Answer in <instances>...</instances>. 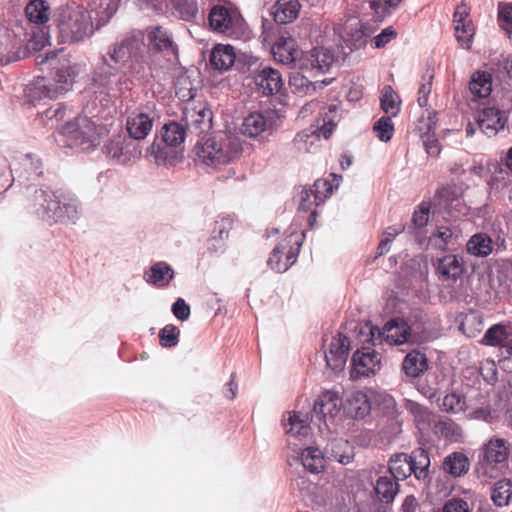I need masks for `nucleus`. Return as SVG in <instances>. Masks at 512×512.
<instances>
[{
  "mask_svg": "<svg viewBox=\"0 0 512 512\" xmlns=\"http://www.w3.org/2000/svg\"><path fill=\"white\" fill-rule=\"evenodd\" d=\"M326 455L317 447H307L301 453L303 467L311 473H320L325 468Z\"/></svg>",
  "mask_w": 512,
  "mask_h": 512,
  "instance_id": "37",
  "label": "nucleus"
},
{
  "mask_svg": "<svg viewBox=\"0 0 512 512\" xmlns=\"http://www.w3.org/2000/svg\"><path fill=\"white\" fill-rule=\"evenodd\" d=\"M429 220V208L421 205L413 214L412 221L418 228L424 227Z\"/></svg>",
  "mask_w": 512,
  "mask_h": 512,
  "instance_id": "63",
  "label": "nucleus"
},
{
  "mask_svg": "<svg viewBox=\"0 0 512 512\" xmlns=\"http://www.w3.org/2000/svg\"><path fill=\"white\" fill-rule=\"evenodd\" d=\"M241 140L232 134H222L207 139L197 155L207 166L226 165L236 159L242 152Z\"/></svg>",
  "mask_w": 512,
  "mask_h": 512,
  "instance_id": "6",
  "label": "nucleus"
},
{
  "mask_svg": "<svg viewBox=\"0 0 512 512\" xmlns=\"http://www.w3.org/2000/svg\"><path fill=\"white\" fill-rule=\"evenodd\" d=\"M480 373L489 384H493L497 381V370L494 362L487 361L483 364L480 368Z\"/></svg>",
  "mask_w": 512,
  "mask_h": 512,
  "instance_id": "64",
  "label": "nucleus"
},
{
  "mask_svg": "<svg viewBox=\"0 0 512 512\" xmlns=\"http://www.w3.org/2000/svg\"><path fill=\"white\" fill-rule=\"evenodd\" d=\"M469 254L477 257H486L492 252V240L483 233L473 235L466 244Z\"/></svg>",
  "mask_w": 512,
  "mask_h": 512,
  "instance_id": "43",
  "label": "nucleus"
},
{
  "mask_svg": "<svg viewBox=\"0 0 512 512\" xmlns=\"http://www.w3.org/2000/svg\"><path fill=\"white\" fill-rule=\"evenodd\" d=\"M144 37L141 32L128 34L109 46L106 54L101 55L93 74L91 90L103 98L118 97L127 83L126 76L117 66L135 58L145 51Z\"/></svg>",
  "mask_w": 512,
  "mask_h": 512,
  "instance_id": "1",
  "label": "nucleus"
},
{
  "mask_svg": "<svg viewBox=\"0 0 512 512\" xmlns=\"http://www.w3.org/2000/svg\"><path fill=\"white\" fill-rule=\"evenodd\" d=\"M102 151L106 157L121 165L135 162L142 153L135 141L123 135H117L106 141Z\"/></svg>",
  "mask_w": 512,
  "mask_h": 512,
  "instance_id": "11",
  "label": "nucleus"
},
{
  "mask_svg": "<svg viewBox=\"0 0 512 512\" xmlns=\"http://www.w3.org/2000/svg\"><path fill=\"white\" fill-rule=\"evenodd\" d=\"M58 55L61 57L53 78L37 77L27 85L25 91L31 102L64 95L72 89L76 77L82 72L83 66L62 55V50L46 53V60L53 61Z\"/></svg>",
  "mask_w": 512,
  "mask_h": 512,
  "instance_id": "3",
  "label": "nucleus"
},
{
  "mask_svg": "<svg viewBox=\"0 0 512 512\" xmlns=\"http://www.w3.org/2000/svg\"><path fill=\"white\" fill-rule=\"evenodd\" d=\"M428 369V359L425 353L419 350H412L404 357L402 370L410 378H417Z\"/></svg>",
  "mask_w": 512,
  "mask_h": 512,
  "instance_id": "32",
  "label": "nucleus"
},
{
  "mask_svg": "<svg viewBox=\"0 0 512 512\" xmlns=\"http://www.w3.org/2000/svg\"><path fill=\"white\" fill-rule=\"evenodd\" d=\"M438 273L443 281H455L463 273V265L456 255H446L438 260Z\"/></svg>",
  "mask_w": 512,
  "mask_h": 512,
  "instance_id": "36",
  "label": "nucleus"
},
{
  "mask_svg": "<svg viewBox=\"0 0 512 512\" xmlns=\"http://www.w3.org/2000/svg\"><path fill=\"white\" fill-rule=\"evenodd\" d=\"M272 117L263 112H251L242 123L241 132L250 138L262 137L265 133L272 130Z\"/></svg>",
  "mask_w": 512,
  "mask_h": 512,
  "instance_id": "22",
  "label": "nucleus"
},
{
  "mask_svg": "<svg viewBox=\"0 0 512 512\" xmlns=\"http://www.w3.org/2000/svg\"><path fill=\"white\" fill-rule=\"evenodd\" d=\"M417 318V315L414 316ZM408 321L395 318L388 321L382 330L378 327L365 325L361 327L360 334L367 336L366 342L373 345L381 343L384 339L390 345L420 344L428 340L425 323L417 319Z\"/></svg>",
  "mask_w": 512,
  "mask_h": 512,
  "instance_id": "5",
  "label": "nucleus"
},
{
  "mask_svg": "<svg viewBox=\"0 0 512 512\" xmlns=\"http://www.w3.org/2000/svg\"><path fill=\"white\" fill-rule=\"evenodd\" d=\"M404 230V226L398 225V226H390L388 227L384 233L383 238L381 239L378 247H377V254L378 256H382L386 254L390 250V244L395 239V237L402 233Z\"/></svg>",
  "mask_w": 512,
  "mask_h": 512,
  "instance_id": "53",
  "label": "nucleus"
},
{
  "mask_svg": "<svg viewBox=\"0 0 512 512\" xmlns=\"http://www.w3.org/2000/svg\"><path fill=\"white\" fill-rule=\"evenodd\" d=\"M25 13L30 23L45 25L50 17V6L44 0H32L27 4Z\"/></svg>",
  "mask_w": 512,
  "mask_h": 512,
  "instance_id": "38",
  "label": "nucleus"
},
{
  "mask_svg": "<svg viewBox=\"0 0 512 512\" xmlns=\"http://www.w3.org/2000/svg\"><path fill=\"white\" fill-rule=\"evenodd\" d=\"M396 30L392 26L384 28L377 36L374 37V47L380 49L386 46L396 37Z\"/></svg>",
  "mask_w": 512,
  "mask_h": 512,
  "instance_id": "60",
  "label": "nucleus"
},
{
  "mask_svg": "<svg viewBox=\"0 0 512 512\" xmlns=\"http://www.w3.org/2000/svg\"><path fill=\"white\" fill-rule=\"evenodd\" d=\"M374 132L379 140L383 142H388L394 132V125L390 116H382L375 124H374Z\"/></svg>",
  "mask_w": 512,
  "mask_h": 512,
  "instance_id": "52",
  "label": "nucleus"
},
{
  "mask_svg": "<svg viewBox=\"0 0 512 512\" xmlns=\"http://www.w3.org/2000/svg\"><path fill=\"white\" fill-rule=\"evenodd\" d=\"M147 39L149 45L154 50L153 53L162 52L169 62H177L178 46L173 41L172 35L167 29L161 26L150 27L147 30Z\"/></svg>",
  "mask_w": 512,
  "mask_h": 512,
  "instance_id": "14",
  "label": "nucleus"
},
{
  "mask_svg": "<svg viewBox=\"0 0 512 512\" xmlns=\"http://www.w3.org/2000/svg\"><path fill=\"white\" fill-rule=\"evenodd\" d=\"M370 410V401L362 391L352 392L345 401L344 411L351 418L362 419L369 414Z\"/></svg>",
  "mask_w": 512,
  "mask_h": 512,
  "instance_id": "28",
  "label": "nucleus"
},
{
  "mask_svg": "<svg viewBox=\"0 0 512 512\" xmlns=\"http://www.w3.org/2000/svg\"><path fill=\"white\" fill-rule=\"evenodd\" d=\"M469 459L460 452H454L448 455L443 462L444 470L453 477H460L469 470Z\"/></svg>",
  "mask_w": 512,
  "mask_h": 512,
  "instance_id": "41",
  "label": "nucleus"
},
{
  "mask_svg": "<svg viewBox=\"0 0 512 512\" xmlns=\"http://www.w3.org/2000/svg\"><path fill=\"white\" fill-rule=\"evenodd\" d=\"M187 129L184 124L177 122L166 123L161 131L162 140L171 147H176L184 142Z\"/></svg>",
  "mask_w": 512,
  "mask_h": 512,
  "instance_id": "42",
  "label": "nucleus"
},
{
  "mask_svg": "<svg viewBox=\"0 0 512 512\" xmlns=\"http://www.w3.org/2000/svg\"><path fill=\"white\" fill-rule=\"evenodd\" d=\"M208 23L212 31L238 39L245 33V21L240 12L229 5L217 4L211 7Z\"/></svg>",
  "mask_w": 512,
  "mask_h": 512,
  "instance_id": "7",
  "label": "nucleus"
},
{
  "mask_svg": "<svg viewBox=\"0 0 512 512\" xmlns=\"http://www.w3.org/2000/svg\"><path fill=\"white\" fill-rule=\"evenodd\" d=\"M156 57L153 51L145 47V51H141L130 61V74L141 82H148L157 71Z\"/></svg>",
  "mask_w": 512,
  "mask_h": 512,
  "instance_id": "19",
  "label": "nucleus"
},
{
  "mask_svg": "<svg viewBox=\"0 0 512 512\" xmlns=\"http://www.w3.org/2000/svg\"><path fill=\"white\" fill-rule=\"evenodd\" d=\"M298 198H299V205H298L299 211H304V212L310 211L309 222H310V224H312V221H315L316 215H317V211L312 208H313V206H318L319 204H321V202L313 201L314 194H313V192H311V190L309 188H306V187L301 189V191L298 194Z\"/></svg>",
  "mask_w": 512,
  "mask_h": 512,
  "instance_id": "49",
  "label": "nucleus"
},
{
  "mask_svg": "<svg viewBox=\"0 0 512 512\" xmlns=\"http://www.w3.org/2000/svg\"><path fill=\"white\" fill-rule=\"evenodd\" d=\"M413 468L409 460V455L405 453L395 454L391 457L387 473L397 481L404 480L412 474Z\"/></svg>",
  "mask_w": 512,
  "mask_h": 512,
  "instance_id": "39",
  "label": "nucleus"
},
{
  "mask_svg": "<svg viewBox=\"0 0 512 512\" xmlns=\"http://www.w3.org/2000/svg\"><path fill=\"white\" fill-rule=\"evenodd\" d=\"M290 85L297 91L309 94L316 90L317 83L311 82L308 78L302 75H294L290 79Z\"/></svg>",
  "mask_w": 512,
  "mask_h": 512,
  "instance_id": "56",
  "label": "nucleus"
},
{
  "mask_svg": "<svg viewBox=\"0 0 512 512\" xmlns=\"http://www.w3.org/2000/svg\"><path fill=\"white\" fill-rule=\"evenodd\" d=\"M492 76L485 71H476L472 74L469 82V91L476 98H487L492 92Z\"/></svg>",
  "mask_w": 512,
  "mask_h": 512,
  "instance_id": "35",
  "label": "nucleus"
},
{
  "mask_svg": "<svg viewBox=\"0 0 512 512\" xmlns=\"http://www.w3.org/2000/svg\"><path fill=\"white\" fill-rule=\"evenodd\" d=\"M26 208L38 218L53 223H76L81 216V203L71 192L49 187H29Z\"/></svg>",
  "mask_w": 512,
  "mask_h": 512,
  "instance_id": "2",
  "label": "nucleus"
},
{
  "mask_svg": "<svg viewBox=\"0 0 512 512\" xmlns=\"http://www.w3.org/2000/svg\"><path fill=\"white\" fill-rule=\"evenodd\" d=\"M300 9L298 0H277L272 7V15L275 22L288 24L298 17Z\"/></svg>",
  "mask_w": 512,
  "mask_h": 512,
  "instance_id": "29",
  "label": "nucleus"
},
{
  "mask_svg": "<svg viewBox=\"0 0 512 512\" xmlns=\"http://www.w3.org/2000/svg\"><path fill=\"white\" fill-rule=\"evenodd\" d=\"M52 21L62 43H78L94 33L90 12L76 2L58 6L53 12Z\"/></svg>",
  "mask_w": 512,
  "mask_h": 512,
  "instance_id": "4",
  "label": "nucleus"
},
{
  "mask_svg": "<svg viewBox=\"0 0 512 512\" xmlns=\"http://www.w3.org/2000/svg\"><path fill=\"white\" fill-rule=\"evenodd\" d=\"M154 124V116L151 113L135 112L130 114L126 120V129L130 139L140 141L145 139L151 132Z\"/></svg>",
  "mask_w": 512,
  "mask_h": 512,
  "instance_id": "23",
  "label": "nucleus"
},
{
  "mask_svg": "<svg viewBox=\"0 0 512 512\" xmlns=\"http://www.w3.org/2000/svg\"><path fill=\"white\" fill-rule=\"evenodd\" d=\"M172 312L178 320L185 321L190 316V307L183 298H178L172 305Z\"/></svg>",
  "mask_w": 512,
  "mask_h": 512,
  "instance_id": "62",
  "label": "nucleus"
},
{
  "mask_svg": "<svg viewBox=\"0 0 512 512\" xmlns=\"http://www.w3.org/2000/svg\"><path fill=\"white\" fill-rule=\"evenodd\" d=\"M331 177H333V181L335 184H332L329 182V180L326 179H318L314 182L312 187H309L311 192L314 194V200L323 203L327 197H329L333 189L338 188L341 176H338L334 173L330 174Z\"/></svg>",
  "mask_w": 512,
  "mask_h": 512,
  "instance_id": "44",
  "label": "nucleus"
},
{
  "mask_svg": "<svg viewBox=\"0 0 512 512\" xmlns=\"http://www.w3.org/2000/svg\"><path fill=\"white\" fill-rule=\"evenodd\" d=\"M172 5L182 20L192 22L196 19L198 14L197 0H172Z\"/></svg>",
  "mask_w": 512,
  "mask_h": 512,
  "instance_id": "46",
  "label": "nucleus"
},
{
  "mask_svg": "<svg viewBox=\"0 0 512 512\" xmlns=\"http://www.w3.org/2000/svg\"><path fill=\"white\" fill-rule=\"evenodd\" d=\"M380 367V358L369 347L358 349L352 358L353 378L366 377L374 374Z\"/></svg>",
  "mask_w": 512,
  "mask_h": 512,
  "instance_id": "18",
  "label": "nucleus"
},
{
  "mask_svg": "<svg viewBox=\"0 0 512 512\" xmlns=\"http://www.w3.org/2000/svg\"><path fill=\"white\" fill-rule=\"evenodd\" d=\"M182 122L188 132L200 135L212 126V112L203 103H187L183 109Z\"/></svg>",
  "mask_w": 512,
  "mask_h": 512,
  "instance_id": "12",
  "label": "nucleus"
},
{
  "mask_svg": "<svg viewBox=\"0 0 512 512\" xmlns=\"http://www.w3.org/2000/svg\"><path fill=\"white\" fill-rule=\"evenodd\" d=\"M338 34L342 42L341 48H347L350 52L364 47L369 37L365 25L357 19L347 21Z\"/></svg>",
  "mask_w": 512,
  "mask_h": 512,
  "instance_id": "15",
  "label": "nucleus"
},
{
  "mask_svg": "<svg viewBox=\"0 0 512 512\" xmlns=\"http://www.w3.org/2000/svg\"><path fill=\"white\" fill-rule=\"evenodd\" d=\"M442 512H470L467 501L461 498H451L443 506Z\"/></svg>",
  "mask_w": 512,
  "mask_h": 512,
  "instance_id": "61",
  "label": "nucleus"
},
{
  "mask_svg": "<svg viewBox=\"0 0 512 512\" xmlns=\"http://www.w3.org/2000/svg\"><path fill=\"white\" fill-rule=\"evenodd\" d=\"M179 334V329L176 326L172 324L164 326L159 331V339L161 346L167 348L176 346L179 342Z\"/></svg>",
  "mask_w": 512,
  "mask_h": 512,
  "instance_id": "55",
  "label": "nucleus"
},
{
  "mask_svg": "<svg viewBox=\"0 0 512 512\" xmlns=\"http://www.w3.org/2000/svg\"><path fill=\"white\" fill-rule=\"evenodd\" d=\"M349 341L348 338L338 333L333 337L328 350L325 352L327 366L334 372L341 371L348 358Z\"/></svg>",
  "mask_w": 512,
  "mask_h": 512,
  "instance_id": "20",
  "label": "nucleus"
},
{
  "mask_svg": "<svg viewBox=\"0 0 512 512\" xmlns=\"http://www.w3.org/2000/svg\"><path fill=\"white\" fill-rule=\"evenodd\" d=\"M482 453L489 461L504 463L509 457L510 445L505 439L494 437L483 445Z\"/></svg>",
  "mask_w": 512,
  "mask_h": 512,
  "instance_id": "33",
  "label": "nucleus"
},
{
  "mask_svg": "<svg viewBox=\"0 0 512 512\" xmlns=\"http://www.w3.org/2000/svg\"><path fill=\"white\" fill-rule=\"evenodd\" d=\"M62 133L68 138L71 146L90 150L99 143V131L96 123L87 116H78L74 122H67Z\"/></svg>",
  "mask_w": 512,
  "mask_h": 512,
  "instance_id": "8",
  "label": "nucleus"
},
{
  "mask_svg": "<svg viewBox=\"0 0 512 512\" xmlns=\"http://www.w3.org/2000/svg\"><path fill=\"white\" fill-rule=\"evenodd\" d=\"M406 408L414 416V420L419 429H425L430 425L433 415L427 407L417 402L409 401Z\"/></svg>",
  "mask_w": 512,
  "mask_h": 512,
  "instance_id": "47",
  "label": "nucleus"
},
{
  "mask_svg": "<svg viewBox=\"0 0 512 512\" xmlns=\"http://www.w3.org/2000/svg\"><path fill=\"white\" fill-rule=\"evenodd\" d=\"M342 406V399L336 392L325 391L318 396L314 403L311 421L319 422V430L322 433L324 429L330 431Z\"/></svg>",
  "mask_w": 512,
  "mask_h": 512,
  "instance_id": "10",
  "label": "nucleus"
},
{
  "mask_svg": "<svg viewBox=\"0 0 512 512\" xmlns=\"http://www.w3.org/2000/svg\"><path fill=\"white\" fill-rule=\"evenodd\" d=\"M381 108L387 114L396 116L400 111V101L391 86H385L381 96Z\"/></svg>",
  "mask_w": 512,
  "mask_h": 512,
  "instance_id": "48",
  "label": "nucleus"
},
{
  "mask_svg": "<svg viewBox=\"0 0 512 512\" xmlns=\"http://www.w3.org/2000/svg\"><path fill=\"white\" fill-rule=\"evenodd\" d=\"M438 205L448 210L452 216L465 214L467 207L461 198V191L456 186H446L436 194Z\"/></svg>",
  "mask_w": 512,
  "mask_h": 512,
  "instance_id": "26",
  "label": "nucleus"
},
{
  "mask_svg": "<svg viewBox=\"0 0 512 512\" xmlns=\"http://www.w3.org/2000/svg\"><path fill=\"white\" fill-rule=\"evenodd\" d=\"M399 491L398 481L390 474L379 475L375 484L374 492L377 499L389 504L394 501Z\"/></svg>",
  "mask_w": 512,
  "mask_h": 512,
  "instance_id": "31",
  "label": "nucleus"
},
{
  "mask_svg": "<svg viewBox=\"0 0 512 512\" xmlns=\"http://www.w3.org/2000/svg\"><path fill=\"white\" fill-rule=\"evenodd\" d=\"M325 455L327 459L348 465L355 457L354 446L346 439L331 438L325 446Z\"/></svg>",
  "mask_w": 512,
  "mask_h": 512,
  "instance_id": "25",
  "label": "nucleus"
},
{
  "mask_svg": "<svg viewBox=\"0 0 512 512\" xmlns=\"http://www.w3.org/2000/svg\"><path fill=\"white\" fill-rule=\"evenodd\" d=\"M425 82L421 84L418 90V104L421 107H426L428 104V97L432 89L433 74L429 73L424 77Z\"/></svg>",
  "mask_w": 512,
  "mask_h": 512,
  "instance_id": "59",
  "label": "nucleus"
},
{
  "mask_svg": "<svg viewBox=\"0 0 512 512\" xmlns=\"http://www.w3.org/2000/svg\"><path fill=\"white\" fill-rule=\"evenodd\" d=\"M490 498L497 507L509 505L512 498V481L510 479H500L491 487Z\"/></svg>",
  "mask_w": 512,
  "mask_h": 512,
  "instance_id": "40",
  "label": "nucleus"
},
{
  "mask_svg": "<svg viewBox=\"0 0 512 512\" xmlns=\"http://www.w3.org/2000/svg\"><path fill=\"white\" fill-rule=\"evenodd\" d=\"M254 81L258 91L265 96L274 95L279 92L283 85L280 72L268 66L261 68L257 72L254 76Z\"/></svg>",
  "mask_w": 512,
  "mask_h": 512,
  "instance_id": "24",
  "label": "nucleus"
},
{
  "mask_svg": "<svg viewBox=\"0 0 512 512\" xmlns=\"http://www.w3.org/2000/svg\"><path fill=\"white\" fill-rule=\"evenodd\" d=\"M282 423L285 433L294 438H306L310 434L308 414L302 412H287L283 415Z\"/></svg>",
  "mask_w": 512,
  "mask_h": 512,
  "instance_id": "27",
  "label": "nucleus"
},
{
  "mask_svg": "<svg viewBox=\"0 0 512 512\" xmlns=\"http://www.w3.org/2000/svg\"><path fill=\"white\" fill-rule=\"evenodd\" d=\"M235 60V50L231 45L218 44L212 49L210 54L211 66L219 71L230 69Z\"/></svg>",
  "mask_w": 512,
  "mask_h": 512,
  "instance_id": "34",
  "label": "nucleus"
},
{
  "mask_svg": "<svg viewBox=\"0 0 512 512\" xmlns=\"http://www.w3.org/2000/svg\"><path fill=\"white\" fill-rule=\"evenodd\" d=\"M439 406L445 412L458 413L463 411L465 399L462 395L452 392L443 397Z\"/></svg>",
  "mask_w": 512,
  "mask_h": 512,
  "instance_id": "51",
  "label": "nucleus"
},
{
  "mask_svg": "<svg viewBox=\"0 0 512 512\" xmlns=\"http://www.w3.org/2000/svg\"><path fill=\"white\" fill-rule=\"evenodd\" d=\"M498 463L494 461H489L485 459L483 456L482 459H480L479 463L476 466L475 472L477 474V477L483 481H488L490 479H493L498 474Z\"/></svg>",
  "mask_w": 512,
  "mask_h": 512,
  "instance_id": "54",
  "label": "nucleus"
},
{
  "mask_svg": "<svg viewBox=\"0 0 512 512\" xmlns=\"http://www.w3.org/2000/svg\"><path fill=\"white\" fill-rule=\"evenodd\" d=\"M49 39L50 36L46 27L40 28L39 33L32 31V35L29 40L30 47L34 50H39L49 44Z\"/></svg>",
  "mask_w": 512,
  "mask_h": 512,
  "instance_id": "57",
  "label": "nucleus"
},
{
  "mask_svg": "<svg viewBox=\"0 0 512 512\" xmlns=\"http://www.w3.org/2000/svg\"><path fill=\"white\" fill-rule=\"evenodd\" d=\"M409 460L415 477L418 480L425 479L428 476V468L430 466L428 453L424 449H417L409 455Z\"/></svg>",
  "mask_w": 512,
  "mask_h": 512,
  "instance_id": "45",
  "label": "nucleus"
},
{
  "mask_svg": "<svg viewBox=\"0 0 512 512\" xmlns=\"http://www.w3.org/2000/svg\"><path fill=\"white\" fill-rule=\"evenodd\" d=\"M482 343L488 346H498L504 358L512 356L511 328L505 324H495L484 334Z\"/></svg>",
  "mask_w": 512,
  "mask_h": 512,
  "instance_id": "21",
  "label": "nucleus"
},
{
  "mask_svg": "<svg viewBox=\"0 0 512 512\" xmlns=\"http://www.w3.org/2000/svg\"><path fill=\"white\" fill-rule=\"evenodd\" d=\"M304 236L303 231H291L287 238L273 249L267 260L268 266L279 273L287 271L298 257Z\"/></svg>",
  "mask_w": 512,
  "mask_h": 512,
  "instance_id": "9",
  "label": "nucleus"
},
{
  "mask_svg": "<svg viewBox=\"0 0 512 512\" xmlns=\"http://www.w3.org/2000/svg\"><path fill=\"white\" fill-rule=\"evenodd\" d=\"M292 60L297 62V66L300 69L313 70L316 69L319 72H327L334 62V55L328 48L315 47L310 52L304 54L298 60L292 57Z\"/></svg>",
  "mask_w": 512,
  "mask_h": 512,
  "instance_id": "16",
  "label": "nucleus"
},
{
  "mask_svg": "<svg viewBox=\"0 0 512 512\" xmlns=\"http://www.w3.org/2000/svg\"><path fill=\"white\" fill-rule=\"evenodd\" d=\"M453 24L458 43L464 49H470L475 34V27L470 17V8L464 1L455 9Z\"/></svg>",
  "mask_w": 512,
  "mask_h": 512,
  "instance_id": "13",
  "label": "nucleus"
},
{
  "mask_svg": "<svg viewBox=\"0 0 512 512\" xmlns=\"http://www.w3.org/2000/svg\"><path fill=\"white\" fill-rule=\"evenodd\" d=\"M508 121L506 111L496 107L483 108L477 117V126L489 137L495 136L500 130L504 129Z\"/></svg>",
  "mask_w": 512,
  "mask_h": 512,
  "instance_id": "17",
  "label": "nucleus"
},
{
  "mask_svg": "<svg viewBox=\"0 0 512 512\" xmlns=\"http://www.w3.org/2000/svg\"><path fill=\"white\" fill-rule=\"evenodd\" d=\"M453 242V232L449 227H437L429 237V243L437 249L445 250Z\"/></svg>",
  "mask_w": 512,
  "mask_h": 512,
  "instance_id": "50",
  "label": "nucleus"
},
{
  "mask_svg": "<svg viewBox=\"0 0 512 512\" xmlns=\"http://www.w3.org/2000/svg\"><path fill=\"white\" fill-rule=\"evenodd\" d=\"M21 164L27 172L39 176L41 171L42 163L39 158L34 157L32 154H25L21 157Z\"/></svg>",
  "mask_w": 512,
  "mask_h": 512,
  "instance_id": "58",
  "label": "nucleus"
},
{
  "mask_svg": "<svg viewBox=\"0 0 512 512\" xmlns=\"http://www.w3.org/2000/svg\"><path fill=\"white\" fill-rule=\"evenodd\" d=\"M174 277L172 267L166 262H156L144 273V280L153 286L162 288L167 286Z\"/></svg>",
  "mask_w": 512,
  "mask_h": 512,
  "instance_id": "30",
  "label": "nucleus"
}]
</instances>
